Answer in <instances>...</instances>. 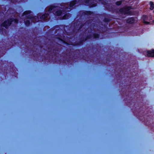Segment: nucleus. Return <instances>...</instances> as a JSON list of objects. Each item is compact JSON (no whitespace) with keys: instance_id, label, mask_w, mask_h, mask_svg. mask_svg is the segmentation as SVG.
<instances>
[{"instance_id":"nucleus-6","label":"nucleus","mask_w":154,"mask_h":154,"mask_svg":"<svg viewBox=\"0 0 154 154\" xmlns=\"http://www.w3.org/2000/svg\"><path fill=\"white\" fill-rule=\"evenodd\" d=\"M135 20L133 18H130L128 19L127 20V22L128 23H132L135 22Z\"/></svg>"},{"instance_id":"nucleus-8","label":"nucleus","mask_w":154,"mask_h":154,"mask_svg":"<svg viewBox=\"0 0 154 154\" xmlns=\"http://www.w3.org/2000/svg\"><path fill=\"white\" fill-rule=\"evenodd\" d=\"M150 9L151 10H152L153 9V8H154V4L152 2H150Z\"/></svg>"},{"instance_id":"nucleus-11","label":"nucleus","mask_w":154,"mask_h":154,"mask_svg":"<svg viewBox=\"0 0 154 154\" xmlns=\"http://www.w3.org/2000/svg\"><path fill=\"white\" fill-rule=\"evenodd\" d=\"M75 2H73L69 4V6L70 7H72L75 4Z\"/></svg>"},{"instance_id":"nucleus-2","label":"nucleus","mask_w":154,"mask_h":154,"mask_svg":"<svg viewBox=\"0 0 154 154\" xmlns=\"http://www.w3.org/2000/svg\"><path fill=\"white\" fill-rule=\"evenodd\" d=\"M57 8L56 7L52 6L50 7L49 9V11L51 12H53L54 14L56 15H60L61 13L62 12L61 11H58L56 12H54V11L56 9H57Z\"/></svg>"},{"instance_id":"nucleus-4","label":"nucleus","mask_w":154,"mask_h":154,"mask_svg":"<svg viewBox=\"0 0 154 154\" xmlns=\"http://www.w3.org/2000/svg\"><path fill=\"white\" fill-rule=\"evenodd\" d=\"M144 54L146 56L153 57H154V50L146 51L144 52Z\"/></svg>"},{"instance_id":"nucleus-18","label":"nucleus","mask_w":154,"mask_h":154,"mask_svg":"<svg viewBox=\"0 0 154 154\" xmlns=\"http://www.w3.org/2000/svg\"><path fill=\"white\" fill-rule=\"evenodd\" d=\"M153 12H154V10L153 11Z\"/></svg>"},{"instance_id":"nucleus-9","label":"nucleus","mask_w":154,"mask_h":154,"mask_svg":"<svg viewBox=\"0 0 154 154\" xmlns=\"http://www.w3.org/2000/svg\"><path fill=\"white\" fill-rule=\"evenodd\" d=\"M48 16V14H46L44 15H43L42 16L41 18L44 19L45 20H46V19H45L46 17H47Z\"/></svg>"},{"instance_id":"nucleus-17","label":"nucleus","mask_w":154,"mask_h":154,"mask_svg":"<svg viewBox=\"0 0 154 154\" xmlns=\"http://www.w3.org/2000/svg\"><path fill=\"white\" fill-rule=\"evenodd\" d=\"M152 22L154 23V20H153L152 21Z\"/></svg>"},{"instance_id":"nucleus-13","label":"nucleus","mask_w":154,"mask_h":154,"mask_svg":"<svg viewBox=\"0 0 154 154\" xmlns=\"http://www.w3.org/2000/svg\"><path fill=\"white\" fill-rule=\"evenodd\" d=\"M67 15H66L64 16V19H66L68 17H67Z\"/></svg>"},{"instance_id":"nucleus-5","label":"nucleus","mask_w":154,"mask_h":154,"mask_svg":"<svg viewBox=\"0 0 154 154\" xmlns=\"http://www.w3.org/2000/svg\"><path fill=\"white\" fill-rule=\"evenodd\" d=\"M12 21L11 20H8L5 21L2 24V25L7 28L8 26L10 25Z\"/></svg>"},{"instance_id":"nucleus-1","label":"nucleus","mask_w":154,"mask_h":154,"mask_svg":"<svg viewBox=\"0 0 154 154\" xmlns=\"http://www.w3.org/2000/svg\"><path fill=\"white\" fill-rule=\"evenodd\" d=\"M31 12L30 11H26L24 13L23 16L24 17H27L28 19H30L31 20V21H33V22L36 21V17L34 18L32 17L31 14Z\"/></svg>"},{"instance_id":"nucleus-12","label":"nucleus","mask_w":154,"mask_h":154,"mask_svg":"<svg viewBox=\"0 0 154 154\" xmlns=\"http://www.w3.org/2000/svg\"><path fill=\"white\" fill-rule=\"evenodd\" d=\"M121 4V1H119L118 2L116 3V4L117 5H119Z\"/></svg>"},{"instance_id":"nucleus-3","label":"nucleus","mask_w":154,"mask_h":154,"mask_svg":"<svg viewBox=\"0 0 154 154\" xmlns=\"http://www.w3.org/2000/svg\"><path fill=\"white\" fill-rule=\"evenodd\" d=\"M131 8L129 7H125L120 10V11L123 13L125 14H130V10Z\"/></svg>"},{"instance_id":"nucleus-7","label":"nucleus","mask_w":154,"mask_h":154,"mask_svg":"<svg viewBox=\"0 0 154 154\" xmlns=\"http://www.w3.org/2000/svg\"><path fill=\"white\" fill-rule=\"evenodd\" d=\"M147 18V17L146 16H144L143 17V22L146 24H148L149 23L147 21H146V20Z\"/></svg>"},{"instance_id":"nucleus-15","label":"nucleus","mask_w":154,"mask_h":154,"mask_svg":"<svg viewBox=\"0 0 154 154\" xmlns=\"http://www.w3.org/2000/svg\"><path fill=\"white\" fill-rule=\"evenodd\" d=\"M94 37L96 38L98 37V35H95Z\"/></svg>"},{"instance_id":"nucleus-14","label":"nucleus","mask_w":154,"mask_h":154,"mask_svg":"<svg viewBox=\"0 0 154 154\" xmlns=\"http://www.w3.org/2000/svg\"><path fill=\"white\" fill-rule=\"evenodd\" d=\"M90 1V0H87L86 3H89V2Z\"/></svg>"},{"instance_id":"nucleus-10","label":"nucleus","mask_w":154,"mask_h":154,"mask_svg":"<svg viewBox=\"0 0 154 154\" xmlns=\"http://www.w3.org/2000/svg\"><path fill=\"white\" fill-rule=\"evenodd\" d=\"M30 21L29 20H26V21H25V24L27 26H28L29 25V24L30 23Z\"/></svg>"},{"instance_id":"nucleus-16","label":"nucleus","mask_w":154,"mask_h":154,"mask_svg":"<svg viewBox=\"0 0 154 154\" xmlns=\"http://www.w3.org/2000/svg\"><path fill=\"white\" fill-rule=\"evenodd\" d=\"M14 21H15V23H17V20H14Z\"/></svg>"}]
</instances>
